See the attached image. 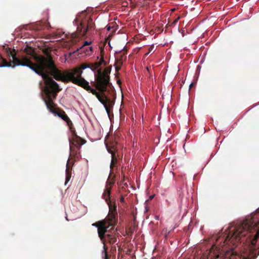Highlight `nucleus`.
<instances>
[{"mask_svg":"<svg viewBox=\"0 0 259 259\" xmlns=\"http://www.w3.org/2000/svg\"><path fill=\"white\" fill-rule=\"evenodd\" d=\"M35 59L37 63L34 66L30 64V68L36 73L40 75L44 81L45 76L50 77V74L56 80L63 82H71L96 96L104 108H106L107 100L103 98L96 89L90 86L89 82L81 76L83 70L88 68H91V64L82 63L78 67L62 71L57 67L50 54L48 55L47 57H37Z\"/></svg>","mask_w":259,"mask_h":259,"instance_id":"f257e3e1","label":"nucleus"},{"mask_svg":"<svg viewBox=\"0 0 259 259\" xmlns=\"http://www.w3.org/2000/svg\"><path fill=\"white\" fill-rule=\"evenodd\" d=\"M253 232H255V234L250 240L249 256L254 259L259 255V247L256 245V240L259 237V218L257 219L254 217H248L241 223L229 226L224 232L219 234L216 239L215 245L219 249L227 245L236 246L241 237Z\"/></svg>","mask_w":259,"mask_h":259,"instance_id":"f03ea898","label":"nucleus"},{"mask_svg":"<svg viewBox=\"0 0 259 259\" xmlns=\"http://www.w3.org/2000/svg\"><path fill=\"white\" fill-rule=\"evenodd\" d=\"M109 207V213L106 218L101 221L93 224L97 227L99 238L104 244V259H108L105 243L113 245L117 241L119 234L114 230V227L118 222L117 206L115 201L107 203Z\"/></svg>","mask_w":259,"mask_h":259,"instance_id":"7ed1b4c3","label":"nucleus"},{"mask_svg":"<svg viewBox=\"0 0 259 259\" xmlns=\"http://www.w3.org/2000/svg\"><path fill=\"white\" fill-rule=\"evenodd\" d=\"M44 81L45 86H42V82H39V86L42 89V91L45 94L46 96L43 97L42 99L47 109L55 116H58L65 121L69 127L72 135H75L76 132L72 121L64 110L56 107L57 105L54 102L58 93L62 89L60 88L59 84L52 77H48L47 75L45 76V81Z\"/></svg>","mask_w":259,"mask_h":259,"instance_id":"20e7f679","label":"nucleus"},{"mask_svg":"<svg viewBox=\"0 0 259 259\" xmlns=\"http://www.w3.org/2000/svg\"><path fill=\"white\" fill-rule=\"evenodd\" d=\"M110 67L105 68L103 71H102L101 68L98 69L97 74L95 75L96 82L93 83V85L101 93L100 95L107 100L105 110L108 114H109L110 108L113 107L114 102L107 97L105 92L108 91L111 96H115L113 87L109 82L110 77L108 74L110 73Z\"/></svg>","mask_w":259,"mask_h":259,"instance_id":"39448f33","label":"nucleus"},{"mask_svg":"<svg viewBox=\"0 0 259 259\" xmlns=\"http://www.w3.org/2000/svg\"><path fill=\"white\" fill-rule=\"evenodd\" d=\"M5 53L7 54L8 57L10 58V61L8 62L7 60L3 58L0 54V67H11L12 64H13V67L16 66H27L30 69L32 70L29 64H32L33 65H36L37 63L36 61V58L37 57H44L43 56H37L35 54L34 50L30 47L27 46L24 49V52L28 55L33 56L35 63H33L28 57L26 56H22L19 57L17 56V54L15 49H11L9 47L5 49Z\"/></svg>","mask_w":259,"mask_h":259,"instance_id":"423d86ee","label":"nucleus"},{"mask_svg":"<svg viewBox=\"0 0 259 259\" xmlns=\"http://www.w3.org/2000/svg\"><path fill=\"white\" fill-rule=\"evenodd\" d=\"M74 24L77 27V36L76 37L84 36L88 31L94 27V23L93 20L89 17L85 18L84 20L80 21L76 18L73 21Z\"/></svg>","mask_w":259,"mask_h":259,"instance_id":"0eeeda50","label":"nucleus"},{"mask_svg":"<svg viewBox=\"0 0 259 259\" xmlns=\"http://www.w3.org/2000/svg\"><path fill=\"white\" fill-rule=\"evenodd\" d=\"M72 136V139H69L70 155H77L79 154L81 145L83 144V139L78 136L76 133Z\"/></svg>","mask_w":259,"mask_h":259,"instance_id":"6e6552de","label":"nucleus"},{"mask_svg":"<svg viewBox=\"0 0 259 259\" xmlns=\"http://www.w3.org/2000/svg\"><path fill=\"white\" fill-rule=\"evenodd\" d=\"M106 146L107 149V151L109 153L111 154H116L117 152V147H116V143L115 142H107L106 143Z\"/></svg>","mask_w":259,"mask_h":259,"instance_id":"1a4fd4ad","label":"nucleus"},{"mask_svg":"<svg viewBox=\"0 0 259 259\" xmlns=\"http://www.w3.org/2000/svg\"><path fill=\"white\" fill-rule=\"evenodd\" d=\"M102 64H104V66L107 65L106 62L104 60V58H101L99 62H96L93 64H91V69L95 71L98 69Z\"/></svg>","mask_w":259,"mask_h":259,"instance_id":"9d476101","label":"nucleus"},{"mask_svg":"<svg viewBox=\"0 0 259 259\" xmlns=\"http://www.w3.org/2000/svg\"><path fill=\"white\" fill-rule=\"evenodd\" d=\"M110 189L107 188L102 195V198L105 199L107 203L112 201L110 199Z\"/></svg>","mask_w":259,"mask_h":259,"instance_id":"9b49d317","label":"nucleus"},{"mask_svg":"<svg viewBox=\"0 0 259 259\" xmlns=\"http://www.w3.org/2000/svg\"><path fill=\"white\" fill-rule=\"evenodd\" d=\"M78 51H80V53L84 52L85 55L90 56L93 52V48L92 47H86L84 49H77Z\"/></svg>","mask_w":259,"mask_h":259,"instance_id":"f8f14e48","label":"nucleus"},{"mask_svg":"<svg viewBox=\"0 0 259 259\" xmlns=\"http://www.w3.org/2000/svg\"><path fill=\"white\" fill-rule=\"evenodd\" d=\"M71 176V169L70 168V167L68 164V162L67 163L66 165V183L68 182Z\"/></svg>","mask_w":259,"mask_h":259,"instance_id":"ddd939ff","label":"nucleus"},{"mask_svg":"<svg viewBox=\"0 0 259 259\" xmlns=\"http://www.w3.org/2000/svg\"><path fill=\"white\" fill-rule=\"evenodd\" d=\"M45 27V23L42 21H38L33 26V28L36 30L43 29Z\"/></svg>","mask_w":259,"mask_h":259,"instance_id":"4468645a","label":"nucleus"},{"mask_svg":"<svg viewBox=\"0 0 259 259\" xmlns=\"http://www.w3.org/2000/svg\"><path fill=\"white\" fill-rule=\"evenodd\" d=\"M112 159L111 162L110 164V168L111 170H112L113 167L116 166L117 164V157H116V154H112V155H111Z\"/></svg>","mask_w":259,"mask_h":259,"instance_id":"2eb2a0df","label":"nucleus"},{"mask_svg":"<svg viewBox=\"0 0 259 259\" xmlns=\"http://www.w3.org/2000/svg\"><path fill=\"white\" fill-rule=\"evenodd\" d=\"M100 56L101 58H104V56L105 54V51L104 49V46H100Z\"/></svg>","mask_w":259,"mask_h":259,"instance_id":"dca6fc26","label":"nucleus"},{"mask_svg":"<svg viewBox=\"0 0 259 259\" xmlns=\"http://www.w3.org/2000/svg\"><path fill=\"white\" fill-rule=\"evenodd\" d=\"M91 42H89L88 41H85L84 42L83 45L80 48V49H84L85 47H88L90 45H91Z\"/></svg>","mask_w":259,"mask_h":259,"instance_id":"f3484780","label":"nucleus"},{"mask_svg":"<svg viewBox=\"0 0 259 259\" xmlns=\"http://www.w3.org/2000/svg\"><path fill=\"white\" fill-rule=\"evenodd\" d=\"M117 63L119 64V66L116 67V71H118L120 69V66L122 64L121 59L117 61Z\"/></svg>","mask_w":259,"mask_h":259,"instance_id":"a211bd4d","label":"nucleus"},{"mask_svg":"<svg viewBox=\"0 0 259 259\" xmlns=\"http://www.w3.org/2000/svg\"><path fill=\"white\" fill-rule=\"evenodd\" d=\"M154 46L153 45L151 46L149 48L148 52L147 54H146L145 55H147L148 54H149L154 49Z\"/></svg>","mask_w":259,"mask_h":259,"instance_id":"6ab92c4d","label":"nucleus"},{"mask_svg":"<svg viewBox=\"0 0 259 259\" xmlns=\"http://www.w3.org/2000/svg\"><path fill=\"white\" fill-rule=\"evenodd\" d=\"M120 201H121V203H124V198L123 196H121V197H120Z\"/></svg>","mask_w":259,"mask_h":259,"instance_id":"aec40b11","label":"nucleus"},{"mask_svg":"<svg viewBox=\"0 0 259 259\" xmlns=\"http://www.w3.org/2000/svg\"><path fill=\"white\" fill-rule=\"evenodd\" d=\"M153 197H154V195H151V196H150V200H152V199L153 198Z\"/></svg>","mask_w":259,"mask_h":259,"instance_id":"412c9836","label":"nucleus"},{"mask_svg":"<svg viewBox=\"0 0 259 259\" xmlns=\"http://www.w3.org/2000/svg\"><path fill=\"white\" fill-rule=\"evenodd\" d=\"M179 19V18H178L177 19H176V20H175V21H174V23H176V22H177V21H178Z\"/></svg>","mask_w":259,"mask_h":259,"instance_id":"4be33fe9","label":"nucleus"},{"mask_svg":"<svg viewBox=\"0 0 259 259\" xmlns=\"http://www.w3.org/2000/svg\"><path fill=\"white\" fill-rule=\"evenodd\" d=\"M124 181H125V177H124V176H123V179H122V183H123V182H124Z\"/></svg>","mask_w":259,"mask_h":259,"instance_id":"5701e85b","label":"nucleus"},{"mask_svg":"<svg viewBox=\"0 0 259 259\" xmlns=\"http://www.w3.org/2000/svg\"><path fill=\"white\" fill-rule=\"evenodd\" d=\"M107 30H108V31H109V30H110V29H111V27H110V26H108V27H107Z\"/></svg>","mask_w":259,"mask_h":259,"instance_id":"b1692460","label":"nucleus"},{"mask_svg":"<svg viewBox=\"0 0 259 259\" xmlns=\"http://www.w3.org/2000/svg\"><path fill=\"white\" fill-rule=\"evenodd\" d=\"M192 85H193V84H192V83H191V84H190V87L191 88V86H192Z\"/></svg>","mask_w":259,"mask_h":259,"instance_id":"393cba45","label":"nucleus"},{"mask_svg":"<svg viewBox=\"0 0 259 259\" xmlns=\"http://www.w3.org/2000/svg\"><path fill=\"white\" fill-rule=\"evenodd\" d=\"M244 259H246V258H244Z\"/></svg>","mask_w":259,"mask_h":259,"instance_id":"a878e982","label":"nucleus"}]
</instances>
